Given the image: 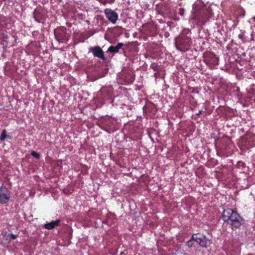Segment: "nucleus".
Returning a JSON list of instances; mask_svg holds the SVG:
<instances>
[{
	"label": "nucleus",
	"instance_id": "1",
	"mask_svg": "<svg viewBox=\"0 0 255 255\" xmlns=\"http://www.w3.org/2000/svg\"><path fill=\"white\" fill-rule=\"evenodd\" d=\"M223 220L231 224L233 228H238L241 225L242 219L240 216L232 209L228 208L224 210Z\"/></svg>",
	"mask_w": 255,
	"mask_h": 255
},
{
	"label": "nucleus",
	"instance_id": "2",
	"mask_svg": "<svg viewBox=\"0 0 255 255\" xmlns=\"http://www.w3.org/2000/svg\"><path fill=\"white\" fill-rule=\"evenodd\" d=\"M192 239L203 247H207L210 244V240L204 236H198L196 234H194L192 236Z\"/></svg>",
	"mask_w": 255,
	"mask_h": 255
},
{
	"label": "nucleus",
	"instance_id": "3",
	"mask_svg": "<svg viewBox=\"0 0 255 255\" xmlns=\"http://www.w3.org/2000/svg\"><path fill=\"white\" fill-rule=\"evenodd\" d=\"M10 198V193L7 189L4 187L0 188V203L5 204Z\"/></svg>",
	"mask_w": 255,
	"mask_h": 255
},
{
	"label": "nucleus",
	"instance_id": "4",
	"mask_svg": "<svg viewBox=\"0 0 255 255\" xmlns=\"http://www.w3.org/2000/svg\"><path fill=\"white\" fill-rule=\"evenodd\" d=\"M106 17L113 23H115L118 18V14L114 10L107 8L105 10Z\"/></svg>",
	"mask_w": 255,
	"mask_h": 255
},
{
	"label": "nucleus",
	"instance_id": "5",
	"mask_svg": "<svg viewBox=\"0 0 255 255\" xmlns=\"http://www.w3.org/2000/svg\"><path fill=\"white\" fill-rule=\"evenodd\" d=\"M90 51L93 53V55L103 60H105L104 52L99 46L92 47L90 49Z\"/></svg>",
	"mask_w": 255,
	"mask_h": 255
},
{
	"label": "nucleus",
	"instance_id": "6",
	"mask_svg": "<svg viewBox=\"0 0 255 255\" xmlns=\"http://www.w3.org/2000/svg\"><path fill=\"white\" fill-rule=\"evenodd\" d=\"M123 45L124 44L123 43L120 42L116 46H111L108 48V51L112 53H117L118 52L119 49L122 48Z\"/></svg>",
	"mask_w": 255,
	"mask_h": 255
},
{
	"label": "nucleus",
	"instance_id": "7",
	"mask_svg": "<svg viewBox=\"0 0 255 255\" xmlns=\"http://www.w3.org/2000/svg\"><path fill=\"white\" fill-rule=\"evenodd\" d=\"M60 222V221L57 220L54 221H52L49 223L46 224L44 226L45 228L47 229H52L57 226Z\"/></svg>",
	"mask_w": 255,
	"mask_h": 255
},
{
	"label": "nucleus",
	"instance_id": "8",
	"mask_svg": "<svg viewBox=\"0 0 255 255\" xmlns=\"http://www.w3.org/2000/svg\"><path fill=\"white\" fill-rule=\"evenodd\" d=\"M190 41V40L188 38H180L179 40V42L180 43V44L183 45L186 49H188V47H186L189 45Z\"/></svg>",
	"mask_w": 255,
	"mask_h": 255
},
{
	"label": "nucleus",
	"instance_id": "9",
	"mask_svg": "<svg viewBox=\"0 0 255 255\" xmlns=\"http://www.w3.org/2000/svg\"><path fill=\"white\" fill-rule=\"evenodd\" d=\"M6 130L5 129H3L2 131V132H1V135H0V139L1 140H3L5 139L6 137Z\"/></svg>",
	"mask_w": 255,
	"mask_h": 255
},
{
	"label": "nucleus",
	"instance_id": "10",
	"mask_svg": "<svg viewBox=\"0 0 255 255\" xmlns=\"http://www.w3.org/2000/svg\"><path fill=\"white\" fill-rule=\"evenodd\" d=\"M31 154L32 156L36 158V159H39L40 158V155L39 153H37L36 152L34 151H32L31 152Z\"/></svg>",
	"mask_w": 255,
	"mask_h": 255
},
{
	"label": "nucleus",
	"instance_id": "11",
	"mask_svg": "<svg viewBox=\"0 0 255 255\" xmlns=\"http://www.w3.org/2000/svg\"><path fill=\"white\" fill-rule=\"evenodd\" d=\"M193 241H195L194 240H193L192 238L189 240L187 243L186 245L189 248H191L193 246Z\"/></svg>",
	"mask_w": 255,
	"mask_h": 255
},
{
	"label": "nucleus",
	"instance_id": "12",
	"mask_svg": "<svg viewBox=\"0 0 255 255\" xmlns=\"http://www.w3.org/2000/svg\"><path fill=\"white\" fill-rule=\"evenodd\" d=\"M10 240H14L17 237V235L11 234L8 236Z\"/></svg>",
	"mask_w": 255,
	"mask_h": 255
}]
</instances>
